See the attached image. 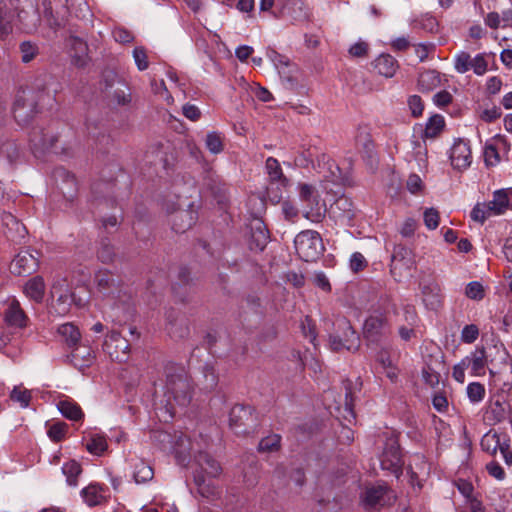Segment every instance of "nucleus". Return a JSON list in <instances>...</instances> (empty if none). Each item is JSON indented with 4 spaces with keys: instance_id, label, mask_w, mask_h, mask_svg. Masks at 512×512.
I'll use <instances>...</instances> for the list:
<instances>
[{
    "instance_id": "nucleus-1",
    "label": "nucleus",
    "mask_w": 512,
    "mask_h": 512,
    "mask_svg": "<svg viewBox=\"0 0 512 512\" xmlns=\"http://www.w3.org/2000/svg\"><path fill=\"white\" fill-rule=\"evenodd\" d=\"M165 396L167 397V410L172 416L174 412V401L178 406L186 407L193 395L194 386L191 378L183 366L167 365L165 368Z\"/></svg>"
},
{
    "instance_id": "nucleus-2",
    "label": "nucleus",
    "mask_w": 512,
    "mask_h": 512,
    "mask_svg": "<svg viewBox=\"0 0 512 512\" xmlns=\"http://www.w3.org/2000/svg\"><path fill=\"white\" fill-rule=\"evenodd\" d=\"M46 99L51 100L52 97L44 88L19 90L15 95L12 107L16 122L21 126L30 124L34 117L40 113Z\"/></svg>"
},
{
    "instance_id": "nucleus-3",
    "label": "nucleus",
    "mask_w": 512,
    "mask_h": 512,
    "mask_svg": "<svg viewBox=\"0 0 512 512\" xmlns=\"http://www.w3.org/2000/svg\"><path fill=\"white\" fill-rule=\"evenodd\" d=\"M52 303L50 313L58 316L67 314L74 304L78 307L84 305L81 297L77 296L70 283L65 278L57 279L51 287Z\"/></svg>"
},
{
    "instance_id": "nucleus-4",
    "label": "nucleus",
    "mask_w": 512,
    "mask_h": 512,
    "mask_svg": "<svg viewBox=\"0 0 512 512\" xmlns=\"http://www.w3.org/2000/svg\"><path fill=\"white\" fill-rule=\"evenodd\" d=\"M294 245L299 258L306 262L317 261L325 251L321 235L313 230L298 233L294 239Z\"/></svg>"
},
{
    "instance_id": "nucleus-5",
    "label": "nucleus",
    "mask_w": 512,
    "mask_h": 512,
    "mask_svg": "<svg viewBox=\"0 0 512 512\" xmlns=\"http://www.w3.org/2000/svg\"><path fill=\"white\" fill-rule=\"evenodd\" d=\"M229 425L236 434L247 435L257 430L260 420L252 406L236 404L230 410Z\"/></svg>"
},
{
    "instance_id": "nucleus-6",
    "label": "nucleus",
    "mask_w": 512,
    "mask_h": 512,
    "mask_svg": "<svg viewBox=\"0 0 512 512\" xmlns=\"http://www.w3.org/2000/svg\"><path fill=\"white\" fill-rule=\"evenodd\" d=\"M295 163L299 167H311L318 172L327 169L332 176H335L330 157L316 145H309L303 149L295 158Z\"/></svg>"
},
{
    "instance_id": "nucleus-7",
    "label": "nucleus",
    "mask_w": 512,
    "mask_h": 512,
    "mask_svg": "<svg viewBox=\"0 0 512 512\" xmlns=\"http://www.w3.org/2000/svg\"><path fill=\"white\" fill-rule=\"evenodd\" d=\"M380 464L382 469L390 471L396 477L402 474L404 462L397 437L391 436L386 439Z\"/></svg>"
},
{
    "instance_id": "nucleus-8",
    "label": "nucleus",
    "mask_w": 512,
    "mask_h": 512,
    "mask_svg": "<svg viewBox=\"0 0 512 512\" xmlns=\"http://www.w3.org/2000/svg\"><path fill=\"white\" fill-rule=\"evenodd\" d=\"M39 267V252L34 249L21 250L10 264V271L17 276L30 275Z\"/></svg>"
},
{
    "instance_id": "nucleus-9",
    "label": "nucleus",
    "mask_w": 512,
    "mask_h": 512,
    "mask_svg": "<svg viewBox=\"0 0 512 512\" xmlns=\"http://www.w3.org/2000/svg\"><path fill=\"white\" fill-rule=\"evenodd\" d=\"M393 491L385 485L366 487L362 494V503L366 509H376L390 505L394 501Z\"/></svg>"
},
{
    "instance_id": "nucleus-10",
    "label": "nucleus",
    "mask_w": 512,
    "mask_h": 512,
    "mask_svg": "<svg viewBox=\"0 0 512 512\" xmlns=\"http://www.w3.org/2000/svg\"><path fill=\"white\" fill-rule=\"evenodd\" d=\"M299 197L300 200L306 204V208L303 212L304 217L312 222L321 221L324 216V212L319 206V196L315 188L310 184H300Z\"/></svg>"
},
{
    "instance_id": "nucleus-11",
    "label": "nucleus",
    "mask_w": 512,
    "mask_h": 512,
    "mask_svg": "<svg viewBox=\"0 0 512 512\" xmlns=\"http://www.w3.org/2000/svg\"><path fill=\"white\" fill-rule=\"evenodd\" d=\"M19 0H0V39H5L13 31V20L17 16L22 21Z\"/></svg>"
},
{
    "instance_id": "nucleus-12",
    "label": "nucleus",
    "mask_w": 512,
    "mask_h": 512,
    "mask_svg": "<svg viewBox=\"0 0 512 512\" xmlns=\"http://www.w3.org/2000/svg\"><path fill=\"white\" fill-rule=\"evenodd\" d=\"M130 345L128 340L120 335L119 332L112 331L105 338L103 350L111 359L123 362L127 359Z\"/></svg>"
},
{
    "instance_id": "nucleus-13",
    "label": "nucleus",
    "mask_w": 512,
    "mask_h": 512,
    "mask_svg": "<svg viewBox=\"0 0 512 512\" xmlns=\"http://www.w3.org/2000/svg\"><path fill=\"white\" fill-rule=\"evenodd\" d=\"M166 330L173 339H185L190 334L189 320L183 314L174 309L166 313Z\"/></svg>"
},
{
    "instance_id": "nucleus-14",
    "label": "nucleus",
    "mask_w": 512,
    "mask_h": 512,
    "mask_svg": "<svg viewBox=\"0 0 512 512\" xmlns=\"http://www.w3.org/2000/svg\"><path fill=\"white\" fill-rule=\"evenodd\" d=\"M388 329L387 317L384 313L369 316L364 323L363 334L365 339L378 343Z\"/></svg>"
},
{
    "instance_id": "nucleus-15",
    "label": "nucleus",
    "mask_w": 512,
    "mask_h": 512,
    "mask_svg": "<svg viewBox=\"0 0 512 512\" xmlns=\"http://www.w3.org/2000/svg\"><path fill=\"white\" fill-rule=\"evenodd\" d=\"M249 229V249L257 252L263 251L269 240V232L263 220L254 218L249 224Z\"/></svg>"
},
{
    "instance_id": "nucleus-16",
    "label": "nucleus",
    "mask_w": 512,
    "mask_h": 512,
    "mask_svg": "<svg viewBox=\"0 0 512 512\" xmlns=\"http://www.w3.org/2000/svg\"><path fill=\"white\" fill-rule=\"evenodd\" d=\"M59 137L55 134L49 133L42 128H33L30 133V143L35 149L42 151L53 150L55 153H66L64 148L58 151L57 142Z\"/></svg>"
},
{
    "instance_id": "nucleus-17",
    "label": "nucleus",
    "mask_w": 512,
    "mask_h": 512,
    "mask_svg": "<svg viewBox=\"0 0 512 512\" xmlns=\"http://www.w3.org/2000/svg\"><path fill=\"white\" fill-rule=\"evenodd\" d=\"M94 283L98 292L108 296L119 291L121 281L110 270L101 269L95 273Z\"/></svg>"
},
{
    "instance_id": "nucleus-18",
    "label": "nucleus",
    "mask_w": 512,
    "mask_h": 512,
    "mask_svg": "<svg viewBox=\"0 0 512 512\" xmlns=\"http://www.w3.org/2000/svg\"><path fill=\"white\" fill-rule=\"evenodd\" d=\"M450 160L455 169L462 170L469 167L472 161L469 144L463 140L455 142L451 148Z\"/></svg>"
},
{
    "instance_id": "nucleus-19",
    "label": "nucleus",
    "mask_w": 512,
    "mask_h": 512,
    "mask_svg": "<svg viewBox=\"0 0 512 512\" xmlns=\"http://www.w3.org/2000/svg\"><path fill=\"white\" fill-rule=\"evenodd\" d=\"M268 57L278 69L280 76L289 83L290 88H294L296 85V79L292 76V72L295 66L290 62L289 58L279 54L275 50H270L268 52Z\"/></svg>"
},
{
    "instance_id": "nucleus-20",
    "label": "nucleus",
    "mask_w": 512,
    "mask_h": 512,
    "mask_svg": "<svg viewBox=\"0 0 512 512\" xmlns=\"http://www.w3.org/2000/svg\"><path fill=\"white\" fill-rule=\"evenodd\" d=\"M331 213L336 220L349 223L355 217L353 202L349 197L342 195L332 204Z\"/></svg>"
},
{
    "instance_id": "nucleus-21",
    "label": "nucleus",
    "mask_w": 512,
    "mask_h": 512,
    "mask_svg": "<svg viewBox=\"0 0 512 512\" xmlns=\"http://www.w3.org/2000/svg\"><path fill=\"white\" fill-rule=\"evenodd\" d=\"M2 223L6 237L11 241H20L26 237V227L11 213H3Z\"/></svg>"
},
{
    "instance_id": "nucleus-22",
    "label": "nucleus",
    "mask_w": 512,
    "mask_h": 512,
    "mask_svg": "<svg viewBox=\"0 0 512 512\" xmlns=\"http://www.w3.org/2000/svg\"><path fill=\"white\" fill-rule=\"evenodd\" d=\"M67 357L73 366L79 370L91 366L95 358L92 349L85 345H76Z\"/></svg>"
},
{
    "instance_id": "nucleus-23",
    "label": "nucleus",
    "mask_w": 512,
    "mask_h": 512,
    "mask_svg": "<svg viewBox=\"0 0 512 512\" xmlns=\"http://www.w3.org/2000/svg\"><path fill=\"white\" fill-rule=\"evenodd\" d=\"M5 322L12 327L24 328L29 321L27 315L20 306L17 300H13L5 310Z\"/></svg>"
},
{
    "instance_id": "nucleus-24",
    "label": "nucleus",
    "mask_w": 512,
    "mask_h": 512,
    "mask_svg": "<svg viewBox=\"0 0 512 512\" xmlns=\"http://www.w3.org/2000/svg\"><path fill=\"white\" fill-rule=\"evenodd\" d=\"M195 460L202 474L205 473L208 477L215 478L221 473L220 464L207 452L199 451Z\"/></svg>"
},
{
    "instance_id": "nucleus-25",
    "label": "nucleus",
    "mask_w": 512,
    "mask_h": 512,
    "mask_svg": "<svg viewBox=\"0 0 512 512\" xmlns=\"http://www.w3.org/2000/svg\"><path fill=\"white\" fill-rule=\"evenodd\" d=\"M97 259L103 264H112L117 259L115 246L108 237H101L96 250Z\"/></svg>"
},
{
    "instance_id": "nucleus-26",
    "label": "nucleus",
    "mask_w": 512,
    "mask_h": 512,
    "mask_svg": "<svg viewBox=\"0 0 512 512\" xmlns=\"http://www.w3.org/2000/svg\"><path fill=\"white\" fill-rule=\"evenodd\" d=\"M68 45L73 51L74 64L78 67L84 66L86 64V57L88 54L87 43L77 36H71L68 39Z\"/></svg>"
},
{
    "instance_id": "nucleus-27",
    "label": "nucleus",
    "mask_w": 512,
    "mask_h": 512,
    "mask_svg": "<svg viewBox=\"0 0 512 512\" xmlns=\"http://www.w3.org/2000/svg\"><path fill=\"white\" fill-rule=\"evenodd\" d=\"M54 176L56 179H63V184L65 186H60L59 189L63 196L67 199L73 198L76 189L77 183L74 175L65 170L64 168H58L54 172Z\"/></svg>"
},
{
    "instance_id": "nucleus-28",
    "label": "nucleus",
    "mask_w": 512,
    "mask_h": 512,
    "mask_svg": "<svg viewBox=\"0 0 512 512\" xmlns=\"http://www.w3.org/2000/svg\"><path fill=\"white\" fill-rule=\"evenodd\" d=\"M373 64L377 72L385 77H392L398 68L396 59L389 54H381Z\"/></svg>"
},
{
    "instance_id": "nucleus-29",
    "label": "nucleus",
    "mask_w": 512,
    "mask_h": 512,
    "mask_svg": "<svg viewBox=\"0 0 512 512\" xmlns=\"http://www.w3.org/2000/svg\"><path fill=\"white\" fill-rule=\"evenodd\" d=\"M24 293L27 297L37 303H41L45 294V283L41 276H35L24 286Z\"/></svg>"
},
{
    "instance_id": "nucleus-30",
    "label": "nucleus",
    "mask_w": 512,
    "mask_h": 512,
    "mask_svg": "<svg viewBox=\"0 0 512 512\" xmlns=\"http://www.w3.org/2000/svg\"><path fill=\"white\" fill-rule=\"evenodd\" d=\"M171 223L172 229L176 233H183L192 227L194 224V217L192 212L188 210H178L173 214Z\"/></svg>"
},
{
    "instance_id": "nucleus-31",
    "label": "nucleus",
    "mask_w": 512,
    "mask_h": 512,
    "mask_svg": "<svg viewBox=\"0 0 512 512\" xmlns=\"http://www.w3.org/2000/svg\"><path fill=\"white\" fill-rule=\"evenodd\" d=\"M471 360V374L473 376H483L485 374V367L488 363L486 350L484 346H477L470 356Z\"/></svg>"
},
{
    "instance_id": "nucleus-32",
    "label": "nucleus",
    "mask_w": 512,
    "mask_h": 512,
    "mask_svg": "<svg viewBox=\"0 0 512 512\" xmlns=\"http://www.w3.org/2000/svg\"><path fill=\"white\" fill-rule=\"evenodd\" d=\"M441 83L440 73L436 70H427L418 77V88L421 92H430Z\"/></svg>"
},
{
    "instance_id": "nucleus-33",
    "label": "nucleus",
    "mask_w": 512,
    "mask_h": 512,
    "mask_svg": "<svg viewBox=\"0 0 512 512\" xmlns=\"http://www.w3.org/2000/svg\"><path fill=\"white\" fill-rule=\"evenodd\" d=\"M337 331L342 332V338L345 343L353 346V351L357 350L359 347V336L356 331L351 326L350 322L346 318L338 319L336 322Z\"/></svg>"
},
{
    "instance_id": "nucleus-34",
    "label": "nucleus",
    "mask_w": 512,
    "mask_h": 512,
    "mask_svg": "<svg viewBox=\"0 0 512 512\" xmlns=\"http://www.w3.org/2000/svg\"><path fill=\"white\" fill-rule=\"evenodd\" d=\"M265 168L272 184L276 183L281 186L288 184V179L283 174L280 163L276 158L268 157L265 162Z\"/></svg>"
},
{
    "instance_id": "nucleus-35",
    "label": "nucleus",
    "mask_w": 512,
    "mask_h": 512,
    "mask_svg": "<svg viewBox=\"0 0 512 512\" xmlns=\"http://www.w3.org/2000/svg\"><path fill=\"white\" fill-rule=\"evenodd\" d=\"M410 255L411 251L408 248L401 245L396 246L392 254L391 272L394 274L399 266L409 268L413 264Z\"/></svg>"
},
{
    "instance_id": "nucleus-36",
    "label": "nucleus",
    "mask_w": 512,
    "mask_h": 512,
    "mask_svg": "<svg viewBox=\"0 0 512 512\" xmlns=\"http://www.w3.org/2000/svg\"><path fill=\"white\" fill-rule=\"evenodd\" d=\"M259 479V462L255 456L247 458V464L243 468V481L248 487H254Z\"/></svg>"
},
{
    "instance_id": "nucleus-37",
    "label": "nucleus",
    "mask_w": 512,
    "mask_h": 512,
    "mask_svg": "<svg viewBox=\"0 0 512 512\" xmlns=\"http://www.w3.org/2000/svg\"><path fill=\"white\" fill-rule=\"evenodd\" d=\"M58 333L69 348L75 347L81 338L79 329L72 323H65L59 326Z\"/></svg>"
},
{
    "instance_id": "nucleus-38",
    "label": "nucleus",
    "mask_w": 512,
    "mask_h": 512,
    "mask_svg": "<svg viewBox=\"0 0 512 512\" xmlns=\"http://www.w3.org/2000/svg\"><path fill=\"white\" fill-rule=\"evenodd\" d=\"M57 407L61 414L69 420L78 421L84 416L80 406L75 402L62 400L59 401Z\"/></svg>"
},
{
    "instance_id": "nucleus-39",
    "label": "nucleus",
    "mask_w": 512,
    "mask_h": 512,
    "mask_svg": "<svg viewBox=\"0 0 512 512\" xmlns=\"http://www.w3.org/2000/svg\"><path fill=\"white\" fill-rule=\"evenodd\" d=\"M102 488L97 484H90L81 491L84 501L89 506H96L103 502L104 496L101 493Z\"/></svg>"
},
{
    "instance_id": "nucleus-40",
    "label": "nucleus",
    "mask_w": 512,
    "mask_h": 512,
    "mask_svg": "<svg viewBox=\"0 0 512 512\" xmlns=\"http://www.w3.org/2000/svg\"><path fill=\"white\" fill-rule=\"evenodd\" d=\"M495 215L502 214L509 206V195L506 190L494 192L493 200L488 202Z\"/></svg>"
},
{
    "instance_id": "nucleus-41",
    "label": "nucleus",
    "mask_w": 512,
    "mask_h": 512,
    "mask_svg": "<svg viewBox=\"0 0 512 512\" xmlns=\"http://www.w3.org/2000/svg\"><path fill=\"white\" fill-rule=\"evenodd\" d=\"M20 147L14 140H5L0 144V156L6 158L10 163L16 162L20 157Z\"/></svg>"
},
{
    "instance_id": "nucleus-42",
    "label": "nucleus",
    "mask_w": 512,
    "mask_h": 512,
    "mask_svg": "<svg viewBox=\"0 0 512 512\" xmlns=\"http://www.w3.org/2000/svg\"><path fill=\"white\" fill-rule=\"evenodd\" d=\"M113 188V184L110 182H97L92 186V193L96 201L101 203L102 199L110 206L115 205V199L113 197H106L102 195L103 192H108Z\"/></svg>"
},
{
    "instance_id": "nucleus-43",
    "label": "nucleus",
    "mask_w": 512,
    "mask_h": 512,
    "mask_svg": "<svg viewBox=\"0 0 512 512\" xmlns=\"http://www.w3.org/2000/svg\"><path fill=\"white\" fill-rule=\"evenodd\" d=\"M481 448L491 455H494L500 446V434L492 430L486 433L481 439Z\"/></svg>"
},
{
    "instance_id": "nucleus-44",
    "label": "nucleus",
    "mask_w": 512,
    "mask_h": 512,
    "mask_svg": "<svg viewBox=\"0 0 512 512\" xmlns=\"http://www.w3.org/2000/svg\"><path fill=\"white\" fill-rule=\"evenodd\" d=\"M153 476V469L147 463L140 461L135 465L133 478L137 484L148 482Z\"/></svg>"
},
{
    "instance_id": "nucleus-45",
    "label": "nucleus",
    "mask_w": 512,
    "mask_h": 512,
    "mask_svg": "<svg viewBox=\"0 0 512 512\" xmlns=\"http://www.w3.org/2000/svg\"><path fill=\"white\" fill-rule=\"evenodd\" d=\"M108 448L106 438L103 435L94 434L86 444V449L94 455H102Z\"/></svg>"
},
{
    "instance_id": "nucleus-46",
    "label": "nucleus",
    "mask_w": 512,
    "mask_h": 512,
    "mask_svg": "<svg viewBox=\"0 0 512 512\" xmlns=\"http://www.w3.org/2000/svg\"><path fill=\"white\" fill-rule=\"evenodd\" d=\"M62 472L67 478L68 485L76 486L77 485V477L82 472V469L78 462L72 460L63 465Z\"/></svg>"
},
{
    "instance_id": "nucleus-47",
    "label": "nucleus",
    "mask_w": 512,
    "mask_h": 512,
    "mask_svg": "<svg viewBox=\"0 0 512 512\" xmlns=\"http://www.w3.org/2000/svg\"><path fill=\"white\" fill-rule=\"evenodd\" d=\"M444 127V118L441 115H434L428 120L425 130L424 137L434 138L436 137Z\"/></svg>"
},
{
    "instance_id": "nucleus-48",
    "label": "nucleus",
    "mask_w": 512,
    "mask_h": 512,
    "mask_svg": "<svg viewBox=\"0 0 512 512\" xmlns=\"http://www.w3.org/2000/svg\"><path fill=\"white\" fill-rule=\"evenodd\" d=\"M194 482L197 486L198 492L203 497H210L211 495H214V486L212 485V482L201 472H195Z\"/></svg>"
},
{
    "instance_id": "nucleus-49",
    "label": "nucleus",
    "mask_w": 512,
    "mask_h": 512,
    "mask_svg": "<svg viewBox=\"0 0 512 512\" xmlns=\"http://www.w3.org/2000/svg\"><path fill=\"white\" fill-rule=\"evenodd\" d=\"M281 437L278 434H272L261 439L258 444L259 452H275L280 449Z\"/></svg>"
},
{
    "instance_id": "nucleus-50",
    "label": "nucleus",
    "mask_w": 512,
    "mask_h": 512,
    "mask_svg": "<svg viewBox=\"0 0 512 512\" xmlns=\"http://www.w3.org/2000/svg\"><path fill=\"white\" fill-rule=\"evenodd\" d=\"M493 214L488 202L482 204L478 203L471 211V218L476 222L484 223V221Z\"/></svg>"
},
{
    "instance_id": "nucleus-51",
    "label": "nucleus",
    "mask_w": 512,
    "mask_h": 512,
    "mask_svg": "<svg viewBox=\"0 0 512 512\" xmlns=\"http://www.w3.org/2000/svg\"><path fill=\"white\" fill-rule=\"evenodd\" d=\"M21 59L24 63H29L39 53V48L35 43L24 41L20 44Z\"/></svg>"
},
{
    "instance_id": "nucleus-52",
    "label": "nucleus",
    "mask_w": 512,
    "mask_h": 512,
    "mask_svg": "<svg viewBox=\"0 0 512 512\" xmlns=\"http://www.w3.org/2000/svg\"><path fill=\"white\" fill-rule=\"evenodd\" d=\"M205 143L207 149L213 154H218L223 151V141L220 134L217 132L208 133Z\"/></svg>"
},
{
    "instance_id": "nucleus-53",
    "label": "nucleus",
    "mask_w": 512,
    "mask_h": 512,
    "mask_svg": "<svg viewBox=\"0 0 512 512\" xmlns=\"http://www.w3.org/2000/svg\"><path fill=\"white\" fill-rule=\"evenodd\" d=\"M204 381L203 388L205 390H213L218 383V376L214 370V368L210 365H205L202 369Z\"/></svg>"
},
{
    "instance_id": "nucleus-54",
    "label": "nucleus",
    "mask_w": 512,
    "mask_h": 512,
    "mask_svg": "<svg viewBox=\"0 0 512 512\" xmlns=\"http://www.w3.org/2000/svg\"><path fill=\"white\" fill-rule=\"evenodd\" d=\"M31 397V392L29 390L21 389L20 387H14L10 393L11 400L20 403L23 408L29 406Z\"/></svg>"
},
{
    "instance_id": "nucleus-55",
    "label": "nucleus",
    "mask_w": 512,
    "mask_h": 512,
    "mask_svg": "<svg viewBox=\"0 0 512 512\" xmlns=\"http://www.w3.org/2000/svg\"><path fill=\"white\" fill-rule=\"evenodd\" d=\"M465 295L472 300H482L485 296L483 285L478 281L468 283L465 289Z\"/></svg>"
},
{
    "instance_id": "nucleus-56",
    "label": "nucleus",
    "mask_w": 512,
    "mask_h": 512,
    "mask_svg": "<svg viewBox=\"0 0 512 512\" xmlns=\"http://www.w3.org/2000/svg\"><path fill=\"white\" fill-rule=\"evenodd\" d=\"M68 425L65 422H56L48 429V436L54 442H60L67 433Z\"/></svg>"
},
{
    "instance_id": "nucleus-57",
    "label": "nucleus",
    "mask_w": 512,
    "mask_h": 512,
    "mask_svg": "<svg viewBox=\"0 0 512 512\" xmlns=\"http://www.w3.org/2000/svg\"><path fill=\"white\" fill-rule=\"evenodd\" d=\"M488 413L492 415L494 421L501 422L508 414V405L497 400L491 404Z\"/></svg>"
},
{
    "instance_id": "nucleus-58",
    "label": "nucleus",
    "mask_w": 512,
    "mask_h": 512,
    "mask_svg": "<svg viewBox=\"0 0 512 512\" xmlns=\"http://www.w3.org/2000/svg\"><path fill=\"white\" fill-rule=\"evenodd\" d=\"M467 395L472 402H479L485 396V388L481 383L472 382L467 387Z\"/></svg>"
},
{
    "instance_id": "nucleus-59",
    "label": "nucleus",
    "mask_w": 512,
    "mask_h": 512,
    "mask_svg": "<svg viewBox=\"0 0 512 512\" xmlns=\"http://www.w3.org/2000/svg\"><path fill=\"white\" fill-rule=\"evenodd\" d=\"M423 217H424L425 226L428 229L434 230L438 227L440 216H439V212L435 208H427L424 211Z\"/></svg>"
},
{
    "instance_id": "nucleus-60",
    "label": "nucleus",
    "mask_w": 512,
    "mask_h": 512,
    "mask_svg": "<svg viewBox=\"0 0 512 512\" xmlns=\"http://www.w3.org/2000/svg\"><path fill=\"white\" fill-rule=\"evenodd\" d=\"M479 336V328L475 324L464 326L461 332V340L464 343L471 344L476 341Z\"/></svg>"
},
{
    "instance_id": "nucleus-61",
    "label": "nucleus",
    "mask_w": 512,
    "mask_h": 512,
    "mask_svg": "<svg viewBox=\"0 0 512 512\" xmlns=\"http://www.w3.org/2000/svg\"><path fill=\"white\" fill-rule=\"evenodd\" d=\"M191 272L187 267H180L177 274V281L173 286V290L176 294L179 293L180 286L189 285L191 282Z\"/></svg>"
},
{
    "instance_id": "nucleus-62",
    "label": "nucleus",
    "mask_w": 512,
    "mask_h": 512,
    "mask_svg": "<svg viewBox=\"0 0 512 512\" xmlns=\"http://www.w3.org/2000/svg\"><path fill=\"white\" fill-rule=\"evenodd\" d=\"M471 67V57L467 52H461L456 56L455 69L458 73H465Z\"/></svg>"
},
{
    "instance_id": "nucleus-63",
    "label": "nucleus",
    "mask_w": 512,
    "mask_h": 512,
    "mask_svg": "<svg viewBox=\"0 0 512 512\" xmlns=\"http://www.w3.org/2000/svg\"><path fill=\"white\" fill-rule=\"evenodd\" d=\"M484 160L487 166H494L500 162V156L496 146L492 144L485 146Z\"/></svg>"
},
{
    "instance_id": "nucleus-64",
    "label": "nucleus",
    "mask_w": 512,
    "mask_h": 512,
    "mask_svg": "<svg viewBox=\"0 0 512 512\" xmlns=\"http://www.w3.org/2000/svg\"><path fill=\"white\" fill-rule=\"evenodd\" d=\"M133 58L139 70H146L149 66L147 53L143 47H136L133 50Z\"/></svg>"
}]
</instances>
